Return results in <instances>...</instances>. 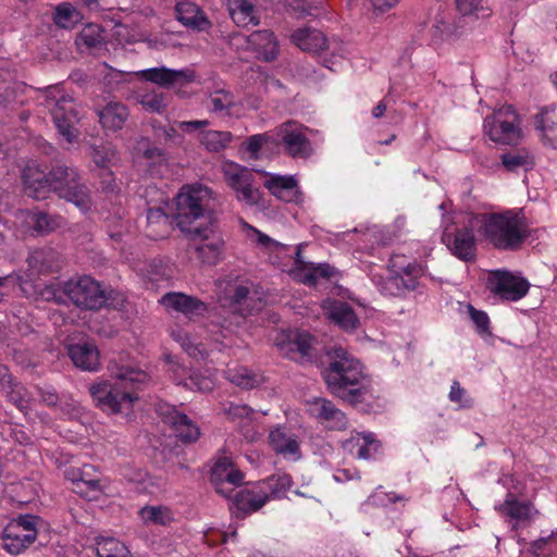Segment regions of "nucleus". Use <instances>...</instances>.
<instances>
[{
    "instance_id": "f257e3e1",
    "label": "nucleus",
    "mask_w": 557,
    "mask_h": 557,
    "mask_svg": "<svg viewBox=\"0 0 557 557\" xmlns=\"http://www.w3.org/2000/svg\"><path fill=\"white\" fill-rule=\"evenodd\" d=\"M215 206L213 190L201 184L184 186L176 197L175 223L187 235L189 250L209 265L219 262L223 247L212 227Z\"/></svg>"
},
{
    "instance_id": "f03ea898",
    "label": "nucleus",
    "mask_w": 557,
    "mask_h": 557,
    "mask_svg": "<svg viewBox=\"0 0 557 557\" xmlns=\"http://www.w3.org/2000/svg\"><path fill=\"white\" fill-rule=\"evenodd\" d=\"M22 177L25 194L35 200H44L54 193L83 211L90 208V190L73 166L57 163L46 173L38 163L30 162L24 168Z\"/></svg>"
},
{
    "instance_id": "7ed1b4c3",
    "label": "nucleus",
    "mask_w": 557,
    "mask_h": 557,
    "mask_svg": "<svg viewBox=\"0 0 557 557\" xmlns=\"http://www.w3.org/2000/svg\"><path fill=\"white\" fill-rule=\"evenodd\" d=\"M323 379L331 394L351 405L370 396L361 363L343 347L333 349V360L324 369Z\"/></svg>"
},
{
    "instance_id": "20e7f679",
    "label": "nucleus",
    "mask_w": 557,
    "mask_h": 557,
    "mask_svg": "<svg viewBox=\"0 0 557 557\" xmlns=\"http://www.w3.org/2000/svg\"><path fill=\"white\" fill-rule=\"evenodd\" d=\"M109 370L115 384L100 382L89 387L90 395L101 410L117 413L124 406L129 407L137 396L131 389H139L149 381V375L136 367L111 363Z\"/></svg>"
},
{
    "instance_id": "39448f33",
    "label": "nucleus",
    "mask_w": 557,
    "mask_h": 557,
    "mask_svg": "<svg viewBox=\"0 0 557 557\" xmlns=\"http://www.w3.org/2000/svg\"><path fill=\"white\" fill-rule=\"evenodd\" d=\"M480 232L490 245L502 251L521 249L531 234L527 219L513 210L485 214Z\"/></svg>"
},
{
    "instance_id": "423d86ee",
    "label": "nucleus",
    "mask_w": 557,
    "mask_h": 557,
    "mask_svg": "<svg viewBox=\"0 0 557 557\" xmlns=\"http://www.w3.org/2000/svg\"><path fill=\"white\" fill-rule=\"evenodd\" d=\"M45 106L59 134L70 144L75 141L79 134L76 127L79 122V110L74 98L64 94L58 85L49 86L46 89Z\"/></svg>"
},
{
    "instance_id": "0eeeda50",
    "label": "nucleus",
    "mask_w": 557,
    "mask_h": 557,
    "mask_svg": "<svg viewBox=\"0 0 557 557\" xmlns=\"http://www.w3.org/2000/svg\"><path fill=\"white\" fill-rule=\"evenodd\" d=\"M425 273L426 267L417 260H412L410 263H406V267L394 275L384 277L374 274L372 282L382 295L403 298L408 293L419 288L420 280Z\"/></svg>"
},
{
    "instance_id": "6e6552de",
    "label": "nucleus",
    "mask_w": 557,
    "mask_h": 557,
    "mask_svg": "<svg viewBox=\"0 0 557 557\" xmlns=\"http://www.w3.org/2000/svg\"><path fill=\"white\" fill-rule=\"evenodd\" d=\"M64 295L78 308L99 310L108 301L107 290L89 275L71 278L63 285Z\"/></svg>"
},
{
    "instance_id": "1a4fd4ad",
    "label": "nucleus",
    "mask_w": 557,
    "mask_h": 557,
    "mask_svg": "<svg viewBox=\"0 0 557 557\" xmlns=\"http://www.w3.org/2000/svg\"><path fill=\"white\" fill-rule=\"evenodd\" d=\"M484 131L490 139L502 145H516L521 138L519 116L512 106L495 110L484 120Z\"/></svg>"
},
{
    "instance_id": "9d476101",
    "label": "nucleus",
    "mask_w": 557,
    "mask_h": 557,
    "mask_svg": "<svg viewBox=\"0 0 557 557\" xmlns=\"http://www.w3.org/2000/svg\"><path fill=\"white\" fill-rule=\"evenodd\" d=\"M221 171L227 186L234 190L236 199L247 206H256L261 200V191L253 186L255 174L251 170L233 161L222 163Z\"/></svg>"
},
{
    "instance_id": "9b49d317",
    "label": "nucleus",
    "mask_w": 557,
    "mask_h": 557,
    "mask_svg": "<svg viewBox=\"0 0 557 557\" xmlns=\"http://www.w3.org/2000/svg\"><path fill=\"white\" fill-rule=\"evenodd\" d=\"M39 518L34 515H20L12 519L2 531L3 547L12 555H18L37 539Z\"/></svg>"
},
{
    "instance_id": "f8f14e48",
    "label": "nucleus",
    "mask_w": 557,
    "mask_h": 557,
    "mask_svg": "<svg viewBox=\"0 0 557 557\" xmlns=\"http://www.w3.org/2000/svg\"><path fill=\"white\" fill-rule=\"evenodd\" d=\"M308 127L296 122L287 121L273 132L274 143L281 144L285 152L297 159H307L312 153V146L306 135Z\"/></svg>"
},
{
    "instance_id": "ddd939ff",
    "label": "nucleus",
    "mask_w": 557,
    "mask_h": 557,
    "mask_svg": "<svg viewBox=\"0 0 557 557\" xmlns=\"http://www.w3.org/2000/svg\"><path fill=\"white\" fill-rule=\"evenodd\" d=\"M488 288L502 299L517 301L523 298L530 288L529 282L507 270L493 271L488 276Z\"/></svg>"
},
{
    "instance_id": "4468645a",
    "label": "nucleus",
    "mask_w": 557,
    "mask_h": 557,
    "mask_svg": "<svg viewBox=\"0 0 557 557\" xmlns=\"http://www.w3.org/2000/svg\"><path fill=\"white\" fill-rule=\"evenodd\" d=\"M268 443L270 448L285 460L298 461L302 457L300 436L286 424H277L271 428Z\"/></svg>"
},
{
    "instance_id": "2eb2a0df",
    "label": "nucleus",
    "mask_w": 557,
    "mask_h": 557,
    "mask_svg": "<svg viewBox=\"0 0 557 557\" xmlns=\"http://www.w3.org/2000/svg\"><path fill=\"white\" fill-rule=\"evenodd\" d=\"M210 481L216 493L228 498L234 487L242 485L244 482V473L235 466L232 457L221 455L214 460Z\"/></svg>"
},
{
    "instance_id": "dca6fc26",
    "label": "nucleus",
    "mask_w": 557,
    "mask_h": 557,
    "mask_svg": "<svg viewBox=\"0 0 557 557\" xmlns=\"http://www.w3.org/2000/svg\"><path fill=\"white\" fill-rule=\"evenodd\" d=\"M275 345L282 356L302 362L311 356L312 337L304 331L282 332L275 341Z\"/></svg>"
},
{
    "instance_id": "f3484780",
    "label": "nucleus",
    "mask_w": 557,
    "mask_h": 557,
    "mask_svg": "<svg viewBox=\"0 0 557 557\" xmlns=\"http://www.w3.org/2000/svg\"><path fill=\"white\" fill-rule=\"evenodd\" d=\"M158 412L163 422L171 426L175 436L183 443H193L199 438L200 430L198 425L174 406L162 405Z\"/></svg>"
},
{
    "instance_id": "a211bd4d",
    "label": "nucleus",
    "mask_w": 557,
    "mask_h": 557,
    "mask_svg": "<svg viewBox=\"0 0 557 557\" xmlns=\"http://www.w3.org/2000/svg\"><path fill=\"white\" fill-rule=\"evenodd\" d=\"M308 412L325 429L343 431L348 428L346 414L330 399L318 397L308 401Z\"/></svg>"
},
{
    "instance_id": "6ab92c4d",
    "label": "nucleus",
    "mask_w": 557,
    "mask_h": 557,
    "mask_svg": "<svg viewBox=\"0 0 557 557\" xmlns=\"http://www.w3.org/2000/svg\"><path fill=\"white\" fill-rule=\"evenodd\" d=\"M66 480L72 482L73 491L86 498H96V494L102 492L100 476L91 465L82 468L71 467L65 470Z\"/></svg>"
},
{
    "instance_id": "aec40b11",
    "label": "nucleus",
    "mask_w": 557,
    "mask_h": 557,
    "mask_svg": "<svg viewBox=\"0 0 557 557\" xmlns=\"http://www.w3.org/2000/svg\"><path fill=\"white\" fill-rule=\"evenodd\" d=\"M139 77L157 84L163 88L184 87L194 82V71L184 70H171L164 66L151 67L138 73Z\"/></svg>"
},
{
    "instance_id": "412c9836",
    "label": "nucleus",
    "mask_w": 557,
    "mask_h": 557,
    "mask_svg": "<svg viewBox=\"0 0 557 557\" xmlns=\"http://www.w3.org/2000/svg\"><path fill=\"white\" fill-rule=\"evenodd\" d=\"M16 219L25 223L27 231L37 235H47L64 225L62 216L38 209L21 210L16 213Z\"/></svg>"
},
{
    "instance_id": "4be33fe9",
    "label": "nucleus",
    "mask_w": 557,
    "mask_h": 557,
    "mask_svg": "<svg viewBox=\"0 0 557 557\" xmlns=\"http://www.w3.org/2000/svg\"><path fill=\"white\" fill-rule=\"evenodd\" d=\"M160 302L168 309L184 314L188 320L205 315L208 305L197 297L184 293H168Z\"/></svg>"
},
{
    "instance_id": "5701e85b",
    "label": "nucleus",
    "mask_w": 557,
    "mask_h": 557,
    "mask_svg": "<svg viewBox=\"0 0 557 557\" xmlns=\"http://www.w3.org/2000/svg\"><path fill=\"white\" fill-rule=\"evenodd\" d=\"M322 309L326 318L344 331H355L359 325L352 307L343 300L326 299L322 304Z\"/></svg>"
},
{
    "instance_id": "b1692460",
    "label": "nucleus",
    "mask_w": 557,
    "mask_h": 557,
    "mask_svg": "<svg viewBox=\"0 0 557 557\" xmlns=\"http://www.w3.org/2000/svg\"><path fill=\"white\" fill-rule=\"evenodd\" d=\"M444 242L451 253L458 259L466 262H470L475 259L476 243L474 233L471 228H458L454 235H445Z\"/></svg>"
},
{
    "instance_id": "393cba45",
    "label": "nucleus",
    "mask_w": 557,
    "mask_h": 557,
    "mask_svg": "<svg viewBox=\"0 0 557 557\" xmlns=\"http://www.w3.org/2000/svg\"><path fill=\"white\" fill-rule=\"evenodd\" d=\"M264 187L285 202H300L301 193L298 189L297 181L294 176L271 175L265 182Z\"/></svg>"
},
{
    "instance_id": "a878e982",
    "label": "nucleus",
    "mask_w": 557,
    "mask_h": 557,
    "mask_svg": "<svg viewBox=\"0 0 557 557\" xmlns=\"http://www.w3.org/2000/svg\"><path fill=\"white\" fill-rule=\"evenodd\" d=\"M69 356L75 367L95 372L100 368L99 350L92 343H82L69 347Z\"/></svg>"
},
{
    "instance_id": "bb28decb",
    "label": "nucleus",
    "mask_w": 557,
    "mask_h": 557,
    "mask_svg": "<svg viewBox=\"0 0 557 557\" xmlns=\"http://www.w3.org/2000/svg\"><path fill=\"white\" fill-rule=\"evenodd\" d=\"M97 114L104 129L116 132L124 127L129 117V110L122 102L110 101L102 109L97 110Z\"/></svg>"
},
{
    "instance_id": "cd10ccee",
    "label": "nucleus",
    "mask_w": 557,
    "mask_h": 557,
    "mask_svg": "<svg viewBox=\"0 0 557 557\" xmlns=\"http://www.w3.org/2000/svg\"><path fill=\"white\" fill-rule=\"evenodd\" d=\"M233 504L238 512H242L243 516H247L258 511L267 504L265 494L260 490V486L256 484L236 492L233 497Z\"/></svg>"
},
{
    "instance_id": "c85d7f7f",
    "label": "nucleus",
    "mask_w": 557,
    "mask_h": 557,
    "mask_svg": "<svg viewBox=\"0 0 557 557\" xmlns=\"http://www.w3.org/2000/svg\"><path fill=\"white\" fill-rule=\"evenodd\" d=\"M248 42L263 61L276 60L280 48L273 32L269 29L256 30L249 35Z\"/></svg>"
},
{
    "instance_id": "c756f323",
    "label": "nucleus",
    "mask_w": 557,
    "mask_h": 557,
    "mask_svg": "<svg viewBox=\"0 0 557 557\" xmlns=\"http://www.w3.org/2000/svg\"><path fill=\"white\" fill-rule=\"evenodd\" d=\"M292 42L299 49L309 53H318L327 48L325 35L314 28H298L290 35Z\"/></svg>"
},
{
    "instance_id": "7c9ffc66",
    "label": "nucleus",
    "mask_w": 557,
    "mask_h": 557,
    "mask_svg": "<svg viewBox=\"0 0 557 557\" xmlns=\"http://www.w3.org/2000/svg\"><path fill=\"white\" fill-rule=\"evenodd\" d=\"M227 8L233 22L239 27L256 26L260 22L253 0H227Z\"/></svg>"
},
{
    "instance_id": "2f4dec72",
    "label": "nucleus",
    "mask_w": 557,
    "mask_h": 557,
    "mask_svg": "<svg viewBox=\"0 0 557 557\" xmlns=\"http://www.w3.org/2000/svg\"><path fill=\"white\" fill-rule=\"evenodd\" d=\"M177 20L185 26L205 29L209 25L203 12L198 5L189 1H181L175 8Z\"/></svg>"
},
{
    "instance_id": "473e14b6",
    "label": "nucleus",
    "mask_w": 557,
    "mask_h": 557,
    "mask_svg": "<svg viewBox=\"0 0 557 557\" xmlns=\"http://www.w3.org/2000/svg\"><path fill=\"white\" fill-rule=\"evenodd\" d=\"M294 263L296 268L305 271L304 282L309 285H314L320 278H330L334 274V268L327 263H307L301 259L300 249L295 251Z\"/></svg>"
},
{
    "instance_id": "72a5a7b5",
    "label": "nucleus",
    "mask_w": 557,
    "mask_h": 557,
    "mask_svg": "<svg viewBox=\"0 0 557 557\" xmlns=\"http://www.w3.org/2000/svg\"><path fill=\"white\" fill-rule=\"evenodd\" d=\"M498 512L517 521L529 520L533 513V505L530 502H519L512 493L506 495L505 502L496 507Z\"/></svg>"
},
{
    "instance_id": "f704fd0d",
    "label": "nucleus",
    "mask_w": 557,
    "mask_h": 557,
    "mask_svg": "<svg viewBox=\"0 0 557 557\" xmlns=\"http://www.w3.org/2000/svg\"><path fill=\"white\" fill-rule=\"evenodd\" d=\"M147 236L152 239H161L168 236L170 220L161 208H149L147 211Z\"/></svg>"
},
{
    "instance_id": "c9c22d12",
    "label": "nucleus",
    "mask_w": 557,
    "mask_h": 557,
    "mask_svg": "<svg viewBox=\"0 0 557 557\" xmlns=\"http://www.w3.org/2000/svg\"><path fill=\"white\" fill-rule=\"evenodd\" d=\"M265 494V502L278 499L285 496L292 486V478L288 474H276L258 483Z\"/></svg>"
},
{
    "instance_id": "e433bc0d",
    "label": "nucleus",
    "mask_w": 557,
    "mask_h": 557,
    "mask_svg": "<svg viewBox=\"0 0 557 557\" xmlns=\"http://www.w3.org/2000/svg\"><path fill=\"white\" fill-rule=\"evenodd\" d=\"M134 99L143 109L153 113H161L166 107V97L156 89H140L134 95Z\"/></svg>"
},
{
    "instance_id": "4c0bfd02",
    "label": "nucleus",
    "mask_w": 557,
    "mask_h": 557,
    "mask_svg": "<svg viewBox=\"0 0 557 557\" xmlns=\"http://www.w3.org/2000/svg\"><path fill=\"white\" fill-rule=\"evenodd\" d=\"M232 139V133L226 131H201L199 133V141L210 152L224 150Z\"/></svg>"
},
{
    "instance_id": "58836bf2",
    "label": "nucleus",
    "mask_w": 557,
    "mask_h": 557,
    "mask_svg": "<svg viewBox=\"0 0 557 557\" xmlns=\"http://www.w3.org/2000/svg\"><path fill=\"white\" fill-rule=\"evenodd\" d=\"M502 164L507 171L529 170L534 165V158L527 149H518L502 154Z\"/></svg>"
},
{
    "instance_id": "ea45409f",
    "label": "nucleus",
    "mask_w": 557,
    "mask_h": 557,
    "mask_svg": "<svg viewBox=\"0 0 557 557\" xmlns=\"http://www.w3.org/2000/svg\"><path fill=\"white\" fill-rule=\"evenodd\" d=\"M141 520L147 524L169 525L173 520V512L165 506H145L139 510Z\"/></svg>"
},
{
    "instance_id": "a19ab883",
    "label": "nucleus",
    "mask_w": 557,
    "mask_h": 557,
    "mask_svg": "<svg viewBox=\"0 0 557 557\" xmlns=\"http://www.w3.org/2000/svg\"><path fill=\"white\" fill-rule=\"evenodd\" d=\"M129 549L127 546L114 537H98L96 540L97 557H123Z\"/></svg>"
},
{
    "instance_id": "79ce46f5",
    "label": "nucleus",
    "mask_w": 557,
    "mask_h": 557,
    "mask_svg": "<svg viewBox=\"0 0 557 557\" xmlns=\"http://www.w3.org/2000/svg\"><path fill=\"white\" fill-rule=\"evenodd\" d=\"M90 156L98 168L109 170L116 162V150L110 144L92 146Z\"/></svg>"
},
{
    "instance_id": "37998d69",
    "label": "nucleus",
    "mask_w": 557,
    "mask_h": 557,
    "mask_svg": "<svg viewBox=\"0 0 557 557\" xmlns=\"http://www.w3.org/2000/svg\"><path fill=\"white\" fill-rule=\"evenodd\" d=\"M208 109L214 113L228 111L235 104V97L231 91L218 89L210 94L208 98Z\"/></svg>"
},
{
    "instance_id": "c03bdc74",
    "label": "nucleus",
    "mask_w": 557,
    "mask_h": 557,
    "mask_svg": "<svg viewBox=\"0 0 557 557\" xmlns=\"http://www.w3.org/2000/svg\"><path fill=\"white\" fill-rule=\"evenodd\" d=\"M227 379L242 388H252L258 384V376L246 367L228 369Z\"/></svg>"
},
{
    "instance_id": "a18cd8bd",
    "label": "nucleus",
    "mask_w": 557,
    "mask_h": 557,
    "mask_svg": "<svg viewBox=\"0 0 557 557\" xmlns=\"http://www.w3.org/2000/svg\"><path fill=\"white\" fill-rule=\"evenodd\" d=\"M79 17V12L71 3H62L57 7L53 21L62 28H72Z\"/></svg>"
},
{
    "instance_id": "49530a36",
    "label": "nucleus",
    "mask_w": 557,
    "mask_h": 557,
    "mask_svg": "<svg viewBox=\"0 0 557 557\" xmlns=\"http://www.w3.org/2000/svg\"><path fill=\"white\" fill-rule=\"evenodd\" d=\"M103 37L102 30L99 25L88 24L86 25L76 38L78 46H85L87 48H98L102 45Z\"/></svg>"
},
{
    "instance_id": "de8ad7c7",
    "label": "nucleus",
    "mask_w": 557,
    "mask_h": 557,
    "mask_svg": "<svg viewBox=\"0 0 557 557\" xmlns=\"http://www.w3.org/2000/svg\"><path fill=\"white\" fill-rule=\"evenodd\" d=\"M555 108H543L536 115H535V129L540 133V136L542 140H546L548 138V135L553 132H555L556 123L553 119V112Z\"/></svg>"
},
{
    "instance_id": "09e8293b",
    "label": "nucleus",
    "mask_w": 557,
    "mask_h": 557,
    "mask_svg": "<svg viewBox=\"0 0 557 557\" xmlns=\"http://www.w3.org/2000/svg\"><path fill=\"white\" fill-rule=\"evenodd\" d=\"M171 336L173 337V339L177 343H180V345L182 346V348L190 356V357H194V358H197L199 356L202 357V345L201 344H198V343H195L191 341L190 336L188 333H186L184 330L177 327V329H173L171 331Z\"/></svg>"
},
{
    "instance_id": "8fccbe9b",
    "label": "nucleus",
    "mask_w": 557,
    "mask_h": 557,
    "mask_svg": "<svg viewBox=\"0 0 557 557\" xmlns=\"http://www.w3.org/2000/svg\"><path fill=\"white\" fill-rule=\"evenodd\" d=\"M10 385V387L2 389V392L5 393L8 399L22 411L28 409L26 389L20 383L14 381H12Z\"/></svg>"
},
{
    "instance_id": "3c124183",
    "label": "nucleus",
    "mask_w": 557,
    "mask_h": 557,
    "mask_svg": "<svg viewBox=\"0 0 557 557\" xmlns=\"http://www.w3.org/2000/svg\"><path fill=\"white\" fill-rule=\"evenodd\" d=\"M189 389L199 391L202 393L210 392L214 387V382L199 372H191L187 381L184 383Z\"/></svg>"
},
{
    "instance_id": "603ef678",
    "label": "nucleus",
    "mask_w": 557,
    "mask_h": 557,
    "mask_svg": "<svg viewBox=\"0 0 557 557\" xmlns=\"http://www.w3.org/2000/svg\"><path fill=\"white\" fill-rule=\"evenodd\" d=\"M360 443L361 446L358 447L357 458H372L380 449L379 442L374 438L373 434L371 433L366 434L363 441H361Z\"/></svg>"
},
{
    "instance_id": "864d4df0",
    "label": "nucleus",
    "mask_w": 557,
    "mask_h": 557,
    "mask_svg": "<svg viewBox=\"0 0 557 557\" xmlns=\"http://www.w3.org/2000/svg\"><path fill=\"white\" fill-rule=\"evenodd\" d=\"M274 143V135L271 133L256 134L246 141V149L251 156L257 157L264 144Z\"/></svg>"
},
{
    "instance_id": "5fc2aeb1",
    "label": "nucleus",
    "mask_w": 557,
    "mask_h": 557,
    "mask_svg": "<svg viewBox=\"0 0 557 557\" xmlns=\"http://www.w3.org/2000/svg\"><path fill=\"white\" fill-rule=\"evenodd\" d=\"M222 410L233 421L248 418L252 412L248 406L231 401L223 404Z\"/></svg>"
},
{
    "instance_id": "6e6d98bb",
    "label": "nucleus",
    "mask_w": 557,
    "mask_h": 557,
    "mask_svg": "<svg viewBox=\"0 0 557 557\" xmlns=\"http://www.w3.org/2000/svg\"><path fill=\"white\" fill-rule=\"evenodd\" d=\"M456 8L465 16H478V13L484 10V0H456Z\"/></svg>"
},
{
    "instance_id": "4d7b16f0",
    "label": "nucleus",
    "mask_w": 557,
    "mask_h": 557,
    "mask_svg": "<svg viewBox=\"0 0 557 557\" xmlns=\"http://www.w3.org/2000/svg\"><path fill=\"white\" fill-rule=\"evenodd\" d=\"M251 230L257 235V243L259 245L270 249L271 251L283 252V251H286L288 249L287 246L282 245V244L277 243V242H275L274 239H272L268 235L261 233L260 231H258V230H256L253 227H251Z\"/></svg>"
},
{
    "instance_id": "13d9d810",
    "label": "nucleus",
    "mask_w": 557,
    "mask_h": 557,
    "mask_svg": "<svg viewBox=\"0 0 557 557\" xmlns=\"http://www.w3.org/2000/svg\"><path fill=\"white\" fill-rule=\"evenodd\" d=\"M470 310V317L474 324L476 325V329L479 333L484 334L490 332V319L487 314L484 311L476 310L473 307H469Z\"/></svg>"
},
{
    "instance_id": "bf43d9fd",
    "label": "nucleus",
    "mask_w": 557,
    "mask_h": 557,
    "mask_svg": "<svg viewBox=\"0 0 557 557\" xmlns=\"http://www.w3.org/2000/svg\"><path fill=\"white\" fill-rule=\"evenodd\" d=\"M449 400L459 404L461 407H471V400L466 398V389L462 388L458 381H454L449 392Z\"/></svg>"
},
{
    "instance_id": "052dcab7",
    "label": "nucleus",
    "mask_w": 557,
    "mask_h": 557,
    "mask_svg": "<svg viewBox=\"0 0 557 557\" xmlns=\"http://www.w3.org/2000/svg\"><path fill=\"white\" fill-rule=\"evenodd\" d=\"M411 261L412 260H409L405 255L393 253L387 264L389 275L396 274L406 267V263H410Z\"/></svg>"
},
{
    "instance_id": "680f3d73",
    "label": "nucleus",
    "mask_w": 557,
    "mask_h": 557,
    "mask_svg": "<svg viewBox=\"0 0 557 557\" xmlns=\"http://www.w3.org/2000/svg\"><path fill=\"white\" fill-rule=\"evenodd\" d=\"M208 120L181 121L177 122V128L185 133H191L209 125Z\"/></svg>"
},
{
    "instance_id": "e2e57ef3",
    "label": "nucleus",
    "mask_w": 557,
    "mask_h": 557,
    "mask_svg": "<svg viewBox=\"0 0 557 557\" xmlns=\"http://www.w3.org/2000/svg\"><path fill=\"white\" fill-rule=\"evenodd\" d=\"M137 150L143 151L144 157L147 159H154L161 156V150L157 147H151L150 141L146 138L138 141Z\"/></svg>"
},
{
    "instance_id": "0e129e2a",
    "label": "nucleus",
    "mask_w": 557,
    "mask_h": 557,
    "mask_svg": "<svg viewBox=\"0 0 557 557\" xmlns=\"http://www.w3.org/2000/svg\"><path fill=\"white\" fill-rule=\"evenodd\" d=\"M363 433H356L351 435L348 440L343 443L344 449H346L349 454L357 457L358 447L361 446V441L364 438Z\"/></svg>"
},
{
    "instance_id": "69168bd1",
    "label": "nucleus",
    "mask_w": 557,
    "mask_h": 557,
    "mask_svg": "<svg viewBox=\"0 0 557 557\" xmlns=\"http://www.w3.org/2000/svg\"><path fill=\"white\" fill-rule=\"evenodd\" d=\"M61 411L67 419H75L81 414V407L74 401H66L61 406Z\"/></svg>"
},
{
    "instance_id": "338daca9",
    "label": "nucleus",
    "mask_w": 557,
    "mask_h": 557,
    "mask_svg": "<svg viewBox=\"0 0 557 557\" xmlns=\"http://www.w3.org/2000/svg\"><path fill=\"white\" fill-rule=\"evenodd\" d=\"M15 100V90L11 86L0 85V106H7Z\"/></svg>"
},
{
    "instance_id": "774afa93",
    "label": "nucleus",
    "mask_w": 557,
    "mask_h": 557,
    "mask_svg": "<svg viewBox=\"0 0 557 557\" xmlns=\"http://www.w3.org/2000/svg\"><path fill=\"white\" fill-rule=\"evenodd\" d=\"M38 392H39L41 401L44 404H46L47 406L51 407V406H55L58 404L59 396L54 391L39 388Z\"/></svg>"
}]
</instances>
